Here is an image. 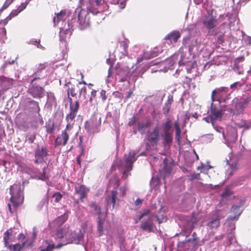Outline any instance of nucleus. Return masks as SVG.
Returning a JSON list of instances; mask_svg holds the SVG:
<instances>
[{"label": "nucleus", "mask_w": 251, "mask_h": 251, "mask_svg": "<svg viewBox=\"0 0 251 251\" xmlns=\"http://www.w3.org/2000/svg\"><path fill=\"white\" fill-rule=\"evenodd\" d=\"M41 78L37 76V73H35L33 78L30 82V86L27 90V93L33 98L40 99L45 95V89L41 86Z\"/></svg>", "instance_id": "nucleus-1"}, {"label": "nucleus", "mask_w": 251, "mask_h": 251, "mask_svg": "<svg viewBox=\"0 0 251 251\" xmlns=\"http://www.w3.org/2000/svg\"><path fill=\"white\" fill-rule=\"evenodd\" d=\"M10 194L11 195L10 201L15 208L23 203L24 197L23 191L22 189V185L20 182L10 186Z\"/></svg>", "instance_id": "nucleus-2"}, {"label": "nucleus", "mask_w": 251, "mask_h": 251, "mask_svg": "<svg viewBox=\"0 0 251 251\" xmlns=\"http://www.w3.org/2000/svg\"><path fill=\"white\" fill-rule=\"evenodd\" d=\"M49 151L45 145H38L34 150V163L38 164L45 163L49 155Z\"/></svg>", "instance_id": "nucleus-3"}, {"label": "nucleus", "mask_w": 251, "mask_h": 251, "mask_svg": "<svg viewBox=\"0 0 251 251\" xmlns=\"http://www.w3.org/2000/svg\"><path fill=\"white\" fill-rule=\"evenodd\" d=\"M80 237L79 234L75 231L70 229L69 228L65 236H64L60 242V243L57 245L56 248L59 249L63 246L72 243L74 241H78Z\"/></svg>", "instance_id": "nucleus-4"}, {"label": "nucleus", "mask_w": 251, "mask_h": 251, "mask_svg": "<svg viewBox=\"0 0 251 251\" xmlns=\"http://www.w3.org/2000/svg\"><path fill=\"white\" fill-rule=\"evenodd\" d=\"M68 219V212H65L63 215L57 217L49 223V226L52 231L56 230L58 228H64L63 225Z\"/></svg>", "instance_id": "nucleus-5"}, {"label": "nucleus", "mask_w": 251, "mask_h": 251, "mask_svg": "<svg viewBox=\"0 0 251 251\" xmlns=\"http://www.w3.org/2000/svg\"><path fill=\"white\" fill-rule=\"evenodd\" d=\"M224 216H221L218 211L211 213L208 219L207 226L211 229L217 228L220 226V220Z\"/></svg>", "instance_id": "nucleus-6"}, {"label": "nucleus", "mask_w": 251, "mask_h": 251, "mask_svg": "<svg viewBox=\"0 0 251 251\" xmlns=\"http://www.w3.org/2000/svg\"><path fill=\"white\" fill-rule=\"evenodd\" d=\"M86 2L88 12H90L93 14H97L103 11L101 6L103 4H106L105 1H86Z\"/></svg>", "instance_id": "nucleus-7"}, {"label": "nucleus", "mask_w": 251, "mask_h": 251, "mask_svg": "<svg viewBox=\"0 0 251 251\" xmlns=\"http://www.w3.org/2000/svg\"><path fill=\"white\" fill-rule=\"evenodd\" d=\"M147 138L151 146H156L158 144L159 139V130L157 126L155 127L152 131H149L147 134Z\"/></svg>", "instance_id": "nucleus-8"}, {"label": "nucleus", "mask_w": 251, "mask_h": 251, "mask_svg": "<svg viewBox=\"0 0 251 251\" xmlns=\"http://www.w3.org/2000/svg\"><path fill=\"white\" fill-rule=\"evenodd\" d=\"M89 192V188L84 185L77 184L75 186V194L79 196V200L81 202H83L84 199L87 197Z\"/></svg>", "instance_id": "nucleus-9"}, {"label": "nucleus", "mask_w": 251, "mask_h": 251, "mask_svg": "<svg viewBox=\"0 0 251 251\" xmlns=\"http://www.w3.org/2000/svg\"><path fill=\"white\" fill-rule=\"evenodd\" d=\"M78 20L81 30L85 29L90 25V17L88 12L85 14L84 12L80 11L78 15Z\"/></svg>", "instance_id": "nucleus-10"}, {"label": "nucleus", "mask_w": 251, "mask_h": 251, "mask_svg": "<svg viewBox=\"0 0 251 251\" xmlns=\"http://www.w3.org/2000/svg\"><path fill=\"white\" fill-rule=\"evenodd\" d=\"M28 119L26 114L21 112L16 117L15 122L23 129L26 130L28 128Z\"/></svg>", "instance_id": "nucleus-11"}, {"label": "nucleus", "mask_w": 251, "mask_h": 251, "mask_svg": "<svg viewBox=\"0 0 251 251\" xmlns=\"http://www.w3.org/2000/svg\"><path fill=\"white\" fill-rule=\"evenodd\" d=\"M69 139V134L66 130H62L60 135L56 138L54 145L55 147L61 145L66 146Z\"/></svg>", "instance_id": "nucleus-12"}, {"label": "nucleus", "mask_w": 251, "mask_h": 251, "mask_svg": "<svg viewBox=\"0 0 251 251\" xmlns=\"http://www.w3.org/2000/svg\"><path fill=\"white\" fill-rule=\"evenodd\" d=\"M199 44L198 40L195 37L187 36L183 39V45L188 48L189 52L192 51L194 47Z\"/></svg>", "instance_id": "nucleus-13"}, {"label": "nucleus", "mask_w": 251, "mask_h": 251, "mask_svg": "<svg viewBox=\"0 0 251 251\" xmlns=\"http://www.w3.org/2000/svg\"><path fill=\"white\" fill-rule=\"evenodd\" d=\"M79 103L78 100H76L75 102V107L70 108V113L66 116V119L67 122H72L76 117L77 111L79 109Z\"/></svg>", "instance_id": "nucleus-14"}, {"label": "nucleus", "mask_w": 251, "mask_h": 251, "mask_svg": "<svg viewBox=\"0 0 251 251\" xmlns=\"http://www.w3.org/2000/svg\"><path fill=\"white\" fill-rule=\"evenodd\" d=\"M223 115L222 110L217 109L211 104L209 117L212 121H214L218 118H222Z\"/></svg>", "instance_id": "nucleus-15"}, {"label": "nucleus", "mask_w": 251, "mask_h": 251, "mask_svg": "<svg viewBox=\"0 0 251 251\" xmlns=\"http://www.w3.org/2000/svg\"><path fill=\"white\" fill-rule=\"evenodd\" d=\"M27 104L29 106V109L40 115V108L38 102L32 100L30 98L27 99Z\"/></svg>", "instance_id": "nucleus-16"}, {"label": "nucleus", "mask_w": 251, "mask_h": 251, "mask_svg": "<svg viewBox=\"0 0 251 251\" xmlns=\"http://www.w3.org/2000/svg\"><path fill=\"white\" fill-rule=\"evenodd\" d=\"M136 153L133 151H130L128 153V157L126 158V172L132 170V164L136 160Z\"/></svg>", "instance_id": "nucleus-17"}, {"label": "nucleus", "mask_w": 251, "mask_h": 251, "mask_svg": "<svg viewBox=\"0 0 251 251\" xmlns=\"http://www.w3.org/2000/svg\"><path fill=\"white\" fill-rule=\"evenodd\" d=\"M216 23L217 19H216V17L213 16L207 17L203 22L204 25L209 30L214 28L216 26Z\"/></svg>", "instance_id": "nucleus-18"}, {"label": "nucleus", "mask_w": 251, "mask_h": 251, "mask_svg": "<svg viewBox=\"0 0 251 251\" xmlns=\"http://www.w3.org/2000/svg\"><path fill=\"white\" fill-rule=\"evenodd\" d=\"M180 37V33L178 31L175 30L165 37V40L170 41L172 43H176Z\"/></svg>", "instance_id": "nucleus-19"}, {"label": "nucleus", "mask_w": 251, "mask_h": 251, "mask_svg": "<svg viewBox=\"0 0 251 251\" xmlns=\"http://www.w3.org/2000/svg\"><path fill=\"white\" fill-rule=\"evenodd\" d=\"M161 136L163 140V145L164 146L170 145L172 144L173 140V132H163Z\"/></svg>", "instance_id": "nucleus-20"}, {"label": "nucleus", "mask_w": 251, "mask_h": 251, "mask_svg": "<svg viewBox=\"0 0 251 251\" xmlns=\"http://www.w3.org/2000/svg\"><path fill=\"white\" fill-rule=\"evenodd\" d=\"M173 126V123L172 121L170 118H166V120L165 122L162 123V129L163 132H172L171 129Z\"/></svg>", "instance_id": "nucleus-21"}, {"label": "nucleus", "mask_w": 251, "mask_h": 251, "mask_svg": "<svg viewBox=\"0 0 251 251\" xmlns=\"http://www.w3.org/2000/svg\"><path fill=\"white\" fill-rule=\"evenodd\" d=\"M68 228L69 227L64 226V228H58L56 230L55 233V237L56 239L60 242L64 236H65Z\"/></svg>", "instance_id": "nucleus-22"}, {"label": "nucleus", "mask_w": 251, "mask_h": 251, "mask_svg": "<svg viewBox=\"0 0 251 251\" xmlns=\"http://www.w3.org/2000/svg\"><path fill=\"white\" fill-rule=\"evenodd\" d=\"M173 101V97L172 96H169L168 97L167 100L166 102L165 103V105L163 108V114L167 116L168 115L170 110Z\"/></svg>", "instance_id": "nucleus-23"}, {"label": "nucleus", "mask_w": 251, "mask_h": 251, "mask_svg": "<svg viewBox=\"0 0 251 251\" xmlns=\"http://www.w3.org/2000/svg\"><path fill=\"white\" fill-rule=\"evenodd\" d=\"M153 223L152 221V218L150 217L147 220L142 223L141 225V228L143 230H148L149 231H151L152 228Z\"/></svg>", "instance_id": "nucleus-24"}, {"label": "nucleus", "mask_w": 251, "mask_h": 251, "mask_svg": "<svg viewBox=\"0 0 251 251\" xmlns=\"http://www.w3.org/2000/svg\"><path fill=\"white\" fill-rule=\"evenodd\" d=\"M12 86V81L11 79H8L3 77V79L1 80L0 86L3 89L4 91H6L10 89Z\"/></svg>", "instance_id": "nucleus-25"}, {"label": "nucleus", "mask_w": 251, "mask_h": 251, "mask_svg": "<svg viewBox=\"0 0 251 251\" xmlns=\"http://www.w3.org/2000/svg\"><path fill=\"white\" fill-rule=\"evenodd\" d=\"M168 160L167 158H165L163 160V164H164V170L165 173V175L164 177H167L169 176L171 174L172 171V167L173 165L171 164H168Z\"/></svg>", "instance_id": "nucleus-26"}, {"label": "nucleus", "mask_w": 251, "mask_h": 251, "mask_svg": "<svg viewBox=\"0 0 251 251\" xmlns=\"http://www.w3.org/2000/svg\"><path fill=\"white\" fill-rule=\"evenodd\" d=\"M233 102H235V111L233 112V114L238 115L241 113L244 109V104L242 102H237V99L235 98L233 100Z\"/></svg>", "instance_id": "nucleus-27"}, {"label": "nucleus", "mask_w": 251, "mask_h": 251, "mask_svg": "<svg viewBox=\"0 0 251 251\" xmlns=\"http://www.w3.org/2000/svg\"><path fill=\"white\" fill-rule=\"evenodd\" d=\"M27 3L23 2L21 5L15 11H12L7 19L10 20L12 18L17 16L20 12L23 10L26 6Z\"/></svg>", "instance_id": "nucleus-28"}, {"label": "nucleus", "mask_w": 251, "mask_h": 251, "mask_svg": "<svg viewBox=\"0 0 251 251\" xmlns=\"http://www.w3.org/2000/svg\"><path fill=\"white\" fill-rule=\"evenodd\" d=\"M174 126L175 130H176V133H175L177 143L179 144L180 142V139L181 138V131L180 128L179 126L178 122H177V121L174 124Z\"/></svg>", "instance_id": "nucleus-29"}, {"label": "nucleus", "mask_w": 251, "mask_h": 251, "mask_svg": "<svg viewBox=\"0 0 251 251\" xmlns=\"http://www.w3.org/2000/svg\"><path fill=\"white\" fill-rule=\"evenodd\" d=\"M117 192L115 191H112L111 192V196L108 198L107 203L108 204L110 205L112 204L113 207H114V205L116 203V199L117 198Z\"/></svg>", "instance_id": "nucleus-30"}, {"label": "nucleus", "mask_w": 251, "mask_h": 251, "mask_svg": "<svg viewBox=\"0 0 251 251\" xmlns=\"http://www.w3.org/2000/svg\"><path fill=\"white\" fill-rule=\"evenodd\" d=\"M66 15V10H61L60 12L56 14V17L53 18V21L54 25L58 23L60 20H62Z\"/></svg>", "instance_id": "nucleus-31"}, {"label": "nucleus", "mask_w": 251, "mask_h": 251, "mask_svg": "<svg viewBox=\"0 0 251 251\" xmlns=\"http://www.w3.org/2000/svg\"><path fill=\"white\" fill-rule=\"evenodd\" d=\"M103 223L100 219V217L99 216L98 218L97 226H98V231L99 233L100 236H101L103 233Z\"/></svg>", "instance_id": "nucleus-32"}, {"label": "nucleus", "mask_w": 251, "mask_h": 251, "mask_svg": "<svg viewBox=\"0 0 251 251\" xmlns=\"http://www.w3.org/2000/svg\"><path fill=\"white\" fill-rule=\"evenodd\" d=\"M12 229L11 228H10L9 229L7 230L4 234L3 241L4 242V244L6 246H8L9 236L10 235Z\"/></svg>", "instance_id": "nucleus-33"}, {"label": "nucleus", "mask_w": 251, "mask_h": 251, "mask_svg": "<svg viewBox=\"0 0 251 251\" xmlns=\"http://www.w3.org/2000/svg\"><path fill=\"white\" fill-rule=\"evenodd\" d=\"M24 246V244L21 245L19 243L16 244L13 246L10 245L9 246V248L10 249H12L13 251H23V247Z\"/></svg>", "instance_id": "nucleus-34"}, {"label": "nucleus", "mask_w": 251, "mask_h": 251, "mask_svg": "<svg viewBox=\"0 0 251 251\" xmlns=\"http://www.w3.org/2000/svg\"><path fill=\"white\" fill-rule=\"evenodd\" d=\"M90 207L92 208L94 210L95 212L97 214L100 215L101 214V209H100V207L96 204V202H92L90 204Z\"/></svg>", "instance_id": "nucleus-35"}, {"label": "nucleus", "mask_w": 251, "mask_h": 251, "mask_svg": "<svg viewBox=\"0 0 251 251\" xmlns=\"http://www.w3.org/2000/svg\"><path fill=\"white\" fill-rule=\"evenodd\" d=\"M75 87V86L72 87H68L67 90V95L71 96L73 97H75L76 96Z\"/></svg>", "instance_id": "nucleus-36"}, {"label": "nucleus", "mask_w": 251, "mask_h": 251, "mask_svg": "<svg viewBox=\"0 0 251 251\" xmlns=\"http://www.w3.org/2000/svg\"><path fill=\"white\" fill-rule=\"evenodd\" d=\"M149 125L148 123L146 124H138V130L141 134H144L145 132L146 129L148 127Z\"/></svg>", "instance_id": "nucleus-37"}, {"label": "nucleus", "mask_w": 251, "mask_h": 251, "mask_svg": "<svg viewBox=\"0 0 251 251\" xmlns=\"http://www.w3.org/2000/svg\"><path fill=\"white\" fill-rule=\"evenodd\" d=\"M46 242L48 244L47 247L45 249H41L40 251H52L55 248L54 244L49 243L48 241H46Z\"/></svg>", "instance_id": "nucleus-38"}, {"label": "nucleus", "mask_w": 251, "mask_h": 251, "mask_svg": "<svg viewBox=\"0 0 251 251\" xmlns=\"http://www.w3.org/2000/svg\"><path fill=\"white\" fill-rule=\"evenodd\" d=\"M46 131L48 133H52L54 130V123L49 124L45 126Z\"/></svg>", "instance_id": "nucleus-39"}, {"label": "nucleus", "mask_w": 251, "mask_h": 251, "mask_svg": "<svg viewBox=\"0 0 251 251\" xmlns=\"http://www.w3.org/2000/svg\"><path fill=\"white\" fill-rule=\"evenodd\" d=\"M240 208V206L238 205H233L232 207L231 210L234 214H236L237 216H239L241 213Z\"/></svg>", "instance_id": "nucleus-40"}, {"label": "nucleus", "mask_w": 251, "mask_h": 251, "mask_svg": "<svg viewBox=\"0 0 251 251\" xmlns=\"http://www.w3.org/2000/svg\"><path fill=\"white\" fill-rule=\"evenodd\" d=\"M52 197L55 198L56 202H58L62 198L63 195L60 192H56L53 195Z\"/></svg>", "instance_id": "nucleus-41"}, {"label": "nucleus", "mask_w": 251, "mask_h": 251, "mask_svg": "<svg viewBox=\"0 0 251 251\" xmlns=\"http://www.w3.org/2000/svg\"><path fill=\"white\" fill-rule=\"evenodd\" d=\"M151 210L148 209H145L143 210V213H142L139 217V220H141L145 216H147L150 214Z\"/></svg>", "instance_id": "nucleus-42"}, {"label": "nucleus", "mask_w": 251, "mask_h": 251, "mask_svg": "<svg viewBox=\"0 0 251 251\" xmlns=\"http://www.w3.org/2000/svg\"><path fill=\"white\" fill-rule=\"evenodd\" d=\"M106 92L104 90H101V91L100 92V98L101 99V100L103 101H104L107 99V96H106Z\"/></svg>", "instance_id": "nucleus-43"}, {"label": "nucleus", "mask_w": 251, "mask_h": 251, "mask_svg": "<svg viewBox=\"0 0 251 251\" xmlns=\"http://www.w3.org/2000/svg\"><path fill=\"white\" fill-rule=\"evenodd\" d=\"M196 179H200V174L199 173L193 174L190 176V180L192 181Z\"/></svg>", "instance_id": "nucleus-44"}, {"label": "nucleus", "mask_w": 251, "mask_h": 251, "mask_svg": "<svg viewBox=\"0 0 251 251\" xmlns=\"http://www.w3.org/2000/svg\"><path fill=\"white\" fill-rule=\"evenodd\" d=\"M152 57V56H149V55H148V52H145L143 53V57H142V58H141L138 59V62H140V61H141L142 60H143V59H149L151 58Z\"/></svg>", "instance_id": "nucleus-45"}, {"label": "nucleus", "mask_w": 251, "mask_h": 251, "mask_svg": "<svg viewBox=\"0 0 251 251\" xmlns=\"http://www.w3.org/2000/svg\"><path fill=\"white\" fill-rule=\"evenodd\" d=\"M221 91H222V90H221L220 89H215V90H214L212 92L211 96V100H212V101H213L214 100V96H215V95L217 93H218V92Z\"/></svg>", "instance_id": "nucleus-46"}, {"label": "nucleus", "mask_w": 251, "mask_h": 251, "mask_svg": "<svg viewBox=\"0 0 251 251\" xmlns=\"http://www.w3.org/2000/svg\"><path fill=\"white\" fill-rule=\"evenodd\" d=\"M117 3L119 5L120 10L123 9L126 6V1H121L119 4V1H117Z\"/></svg>", "instance_id": "nucleus-47"}, {"label": "nucleus", "mask_w": 251, "mask_h": 251, "mask_svg": "<svg viewBox=\"0 0 251 251\" xmlns=\"http://www.w3.org/2000/svg\"><path fill=\"white\" fill-rule=\"evenodd\" d=\"M230 167L232 171L236 170L237 168V163L236 162H233L231 164H229Z\"/></svg>", "instance_id": "nucleus-48"}, {"label": "nucleus", "mask_w": 251, "mask_h": 251, "mask_svg": "<svg viewBox=\"0 0 251 251\" xmlns=\"http://www.w3.org/2000/svg\"><path fill=\"white\" fill-rule=\"evenodd\" d=\"M45 168H44L43 173L36 176L39 179L44 180L46 178L45 173L44 172Z\"/></svg>", "instance_id": "nucleus-49"}, {"label": "nucleus", "mask_w": 251, "mask_h": 251, "mask_svg": "<svg viewBox=\"0 0 251 251\" xmlns=\"http://www.w3.org/2000/svg\"><path fill=\"white\" fill-rule=\"evenodd\" d=\"M68 99L70 103V108H74L75 107V103H73V100L70 96L68 95Z\"/></svg>", "instance_id": "nucleus-50"}, {"label": "nucleus", "mask_w": 251, "mask_h": 251, "mask_svg": "<svg viewBox=\"0 0 251 251\" xmlns=\"http://www.w3.org/2000/svg\"><path fill=\"white\" fill-rule=\"evenodd\" d=\"M97 91L96 90H93L91 92V97L90 98V101H92V99L96 97V96L97 95Z\"/></svg>", "instance_id": "nucleus-51"}, {"label": "nucleus", "mask_w": 251, "mask_h": 251, "mask_svg": "<svg viewBox=\"0 0 251 251\" xmlns=\"http://www.w3.org/2000/svg\"><path fill=\"white\" fill-rule=\"evenodd\" d=\"M224 42V35L220 34L218 37V42L219 44H222Z\"/></svg>", "instance_id": "nucleus-52"}, {"label": "nucleus", "mask_w": 251, "mask_h": 251, "mask_svg": "<svg viewBox=\"0 0 251 251\" xmlns=\"http://www.w3.org/2000/svg\"><path fill=\"white\" fill-rule=\"evenodd\" d=\"M68 124L66 126V128L64 130H66L67 132V130L72 128V126L71 125V122H67Z\"/></svg>", "instance_id": "nucleus-53"}, {"label": "nucleus", "mask_w": 251, "mask_h": 251, "mask_svg": "<svg viewBox=\"0 0 251 251\" xmlns=\"http://www.w3.org/2000/svg\"><path fill=\"white\" fill-rule=\"evenodd\" d=\"M142 201H143L142 200L137 199L135 201V204L136 205H138L142 203Z\"/></svg>", "instance_id": "nucleus-54"}, {"label": "nucleus", "mask_w": 251, "mask_h": 251, "mask_svg": "<svg viewBox=\"0 0 251 251\" xmlns=\"http://www.w3.org/2000/svg\"><path fill=\"white\" fill-rule=\"evenodd\" d=\"M46 64H40L39 65V67L38 68V70H40V71H41L42 70L45 69L46 67Z\"/></svg>", "instance_id": "nucleus-55"}, {"label": "nucleus", "mask_w": 251, "mask_h": 251, "mask_svg": "<svg viewBox=\"0 0 251 251\" xmlns=\"http://www.w3.org/2000/svg\"><path fill=\"white\" fill-rule=\"evenodd\" d=\"M35 138V135H34L33 137H30L28 138V141L30 143H33L34 141Z\"/></svg>", "instance_id": "nucleus-56"}, {"label": "nucleus", "mask_w": 251, "mask_h": 251, "mask_svg": "<svg viewBox=\"0 0 251 251\" xmlns=\"http://www.w3.org/2000/svg\"><path fill=\"white\" fill-rule=\"evenodd\" d=\"M9 1H5L4 4L3 5L2 9H4L7 8L8 5L10 3V2H8Z\"/></svg>", "instance_id": "nucleus-57"}, {"label": "nucleus", "mask_w": 251, "mask_h": 251, "mask_svg": "<svg viewBox=\"0 0 251 251\" xmlns=\"http://www.w3.org/2000/svg\"><path fill=\"white\" fill-rule=\"evenodd\" d=\"M5 91H4L3 89H2L0 86V98L1 97L2 95L3 94L4 92H5Z\"/></svg>", "instance_id": "nucleus-58"}, {"label": "nucleus", "mask_w": 251, "mask_h": 251, "mask_svg": "<svg viewBox=\"0 0 251 251\" xmlns=\"http://www.w3.org/2000/svg\"><path fill=\"white\" fill-rule=\"evenodd\" d=\"M237 84V82H235L233 84H232L231 85H230V88L231 89H233V88H235L236 87V85Z\"/></svg>", "instance_id": "nucleus-59"}, {"label": "nucleus", "mask_w": 251, "mask_h": 251, "mask_svg": "<svg viewBox=\"0 0 251 251\" xmlns=\"http://www.w3.org/2000/svg\"><path fill=\"white\" fill-rule=\"evenodd\" d=\"M80 155L77 156L76 161L77 163L80 166L81 161H80Z\"/></svg>", "instance_id": "nucleus-60"}, {"label": "nucleus", "mask_w": 251, "mask_h": 251, "mask_svg": "<svg viewBox=\"0 0 251 251\" xmlns=\"http://www.w3.org/2000/svg\"><path fill=\"white\" fill-rule=\"evenodd\" d=\"M132 91H129L128 92V95H126V98L130 97L131 96V95H132Z\"/></svg>", "instance_id": "nucleus-61"}, {"label": "nucleus", "mask_w": 251, "mask_h": 251, "mask_svg": "<svg viewBox=\"0 0 251 251\" xmlns=\"http://www.w3.org/2000/svg\"><path fill=\"white\" fill-rule=\"evenodd\" d=\"M8 208H9V211L11 213H13V211H12V209H11V205L10 204H8Z\"/></svg>", "instance_id": "nucleus-62"}, {"label": "nucleus", "mask_w": 251, "mask_h": 251, "mask_svg": "<svg viewBox=\"0 0 251 251\" xmlns=\"http://www.w3.org/2000/svg\"><path fill=\"white\" fill-rule=\"evenodd\" d=\"M227 192L226 191H225L222 195V197H226L227 195Z\"/></svg>", "instance_id": "nucleus-63"}, {"label": "nucleus", "mask_w": 251, "mask_h": 251, "mask_svg": "<svg viewBox=\"0 0 251 251\" xmlns=\"http://www.w3.org/2000/svg\"><path fill=\"white\" fill-rule=\"evenodd\" d=\"M82 136H79V140H80V144L82 142Z\"/></svg>", "instance_id": "nucleus-64"}]
</instances>
